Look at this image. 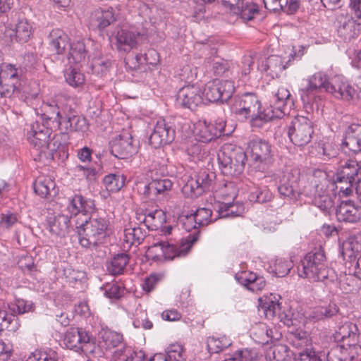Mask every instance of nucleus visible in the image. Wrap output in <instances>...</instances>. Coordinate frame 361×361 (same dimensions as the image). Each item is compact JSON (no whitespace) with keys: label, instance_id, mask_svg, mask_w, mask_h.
Here are the masks:
<instances>
[{"label":"nucleus","instance_id":"28","mask_svg":"<svg viewBox=\"0 0 361 361\" xmlns=\"http://www.w3.org/2000/svg\"><path fill=\"white\" fill-rule=\"evenodd\" d=\"M357 328L355 324L351 322H346L340 326L334 334L335 340L343 342L342 345H346L347 342L351 343L358 341Z\"/></svg>","mask_w":361,"mask_h":361},{"label":"nucleus","instance_id":"60","mask_svg":"<svg viewBox=\"0 0 361 361\" xmlns=\"http://www.w3.org/2000/svg\"><path fill=\"white\" fill-rule=\"evenodd\" d=\"M192 214L200 227L207 226L212 221V211L208 208H199Z\"/></svg>","mask_w":361,"mask_h":361},{"label":"nucleus","instance_id":"13","mask_svg":"<svg viewBox=\"0 0 361 361\" xmlns=\"http://www.w3.org/2000/svg\"><path fill=\"white\" fill-rule=\"evenodd\" d=\"M51 126L40 124L36 121L32 125L27 133V139L30 144L41 153H45V147L51 135Z\"/></svg>","mask_w":361,"mask_h":361},{"label":"nucleus","instance_id":"25","mask_svg":"<svg viewBox=\"0 0 361 361\" xmlns=\"http://www.w3.org/2000/svg\"><path fill=\"white\" fill-rule=\"evenodd\" d=\"M58 128L66 132L82 131L87 128L86 120L73 112H69L65 117L62 116L59 121Z\"/></svg>","mask_w":361,"mask_h":361},{"label":"nucleus","instance_id":"40","mask_svg":"<svg viewBox=\"0 0 361 361\" xmlns=\"http://www.w3.org/2000/svg\"><path fill=\"white\" fill-rule=\"evenodd\" d=\"M144 237L145 233L140 227L130 226L124 229L123 242L128 247H130L135 244H140ZM124 247H126L125 245Z\"/></svg>","mask_w":361,"mask_h":361},{"label":"nucleus","instance_id":"43","mask_svg":"<svg viewBox=\"0 0 361 361\" xmlns=\"http://www.w3.org/2000/svg\"><path fill=\"white\" fill-rule=\"evenodd\" d=\"M231 345V341L226 336L221 338L209 337L207 346L210 353H218Z\"/></svg>","mask_w":361,"mask_h":361},{"label":"nucleus","instance_id":"64","mask_svg":"<svg viewBox=\"0 0 361 361\" xmlns=\"http://www.w3.org/2000/svg\"><path fill=\"white\" fill-rule=\"evenodd\" d=\"M294 361H322V360L316 355L314 351L307 348L298 353Z\"/></svg>","mask_w":361,"mask_h":361},{"label":"nucleus","instance_id":"22","mask_svg":"<svg viewBox=\"0 0 361 361\" xmlns=\"http://www.w3.org/2000/svg\"><path fill=\"white\" fill-rule=\"evenodd\" d=\"M337 31L338 36L344 41L350 42L361 35V23H357L353 18H345L340 21Z\"/></svg>","mask_w":361,"mask_h":361},{"label":"nucleus","instance_id":"53","mask_svg":"<svg viewBox=\"0 0 361 361\" xmlns=\"http://www.w3.org/2000/svg\"><path fill=\"white\" fill-rule=\"evenodd\" d=\"M20 80H15L11 83L7 82H0V99L2 97H11L20 92Z\"/></svg>","mask_w":361,"mask_h":361},{"label":"nucleus","instance_id":"18","mask_svg":"<svg viewBox=\"0 0 361 361\" xmlns=\"http://www.w3.org/2000/svg\"><path fill=\"white\" fill-rule=\"evenodd\" d=\"M197 233L189 235L185 240L179 244H170L164 243L163 259H173L176 257L185 256L190 251L192 245L197 240Z\"/></svg>","mask_w":361,"mask_h":361},{"label":"nucleus","instance_id":"46","mask_svg":"<svg viewBox=\"0 0 361 361\" xmlns=\"http://www.w3.org/2000/svg\"><path fill=\"white\" fill-rule=\"evenodd\" d=\"M272 198V194L269 189H263L254 187L250 190L248 199L250 202L257 203H265L270 201Z\"/></svg>","mask_w":361,"mask_h":361},{"label":"nucleus","instance_id":"12","mask_svg":"<svg viewBox=\"0 0 361 361\" xmlns=\"http://www.w3.org/2000/svg\"><path fill=\"white\" fill-rule=\"evenodd\" d=\"M132 136L128 131H123L109 143L110 152L118 159H126L136 152L133 145Z\"/></svg>","mask_w":361,"mask_h":361},{"label":"nucleus","instance_id":"48","mask_svg":"<svg viewBox=\"0 0 361 361\" xmlns=\"http://www.w3.org/2000/svg\"><path fill=\"white\" fill-rule=\"evenodd\" d=\"M32 34V26L25 19L18 21L16 26V37L19 42H26Z\"/></svg>","mask_w":361,"mask_h":361},{"label":"nucleus","instance_id":"39","mask_svg":"<svg viewBox=\"0 0 361 361\" xmlns=\"http://www.w3.org/2000/svg\"><path fill=\"white\" fill-rule=\"evenodd\" d=\"M245 208L242 204L232 202H222L218 209L221 218L238 216L243 214Z\"/></svg>","mask_w":361,"mask_h":361},{"label":"nucleus","instance_id":"55","mask_svg":"<svg viewBox=\"0 0 361 361\" xmlns=\"http://www.w3.org/2000/svg\"><path fill=\"white\" fill-rule=\"evenodd\" d=\"M151 55H157V53L154 50H150L148 53L145 55L137 54L134 58L128 59L126 63V65L131 69H137L140 67V65L142 64L144 62L149 64H156V61H149L148 59V56Z\"/></svg>","mask_w":361,"mask_h":361},{"label":"nucleus","instance_id":"52","mask_svg":"<svg viewBox=\"0 0 361 361\" xmlns=\"http://www.w3.org/2000/svg\"><path fill=\"white\" fill-rule=\"evenodd\" d=\"M345 361H361V345L347 342L344 345Z\"/></svg>","mask_w":361,"mask_h":361},{"label":"nucleus","instance_id":"36","mask_svg":"<svg viewBox=\"0 0 361 361\" xmlns=\"http://www.w3.org/2000/svg\"><path fill=\"white\" fill-rule=\"evenodd\" d=\"M68 50V59L70 62L80 63L85 61L87 51L82 41L73 42L71 44Z\"/></svg>","mask_w":361,"mask_h":361},{"label":"nucleus","instance_id":"21","mask_svg":"<svg viewBox=\"0 0 361 361\" xmlns=\"http://www.w3.org/2000/svg\"><path fill=\"white\" fill-rule=\"evenodd\" d=\"M250 156L255 163L267 164L272 158V150L269 143L262 140H254L249 144Z\"/></svg>","mask_w":361,"mask_h":361},{"label":"nucleus","instance_id":"50","mask_svg":"<svg viewBox=\"0 0 361 361\" xmlns=\"http://www.w3.org/2000/svg\"><path fill=\"white\" fill-rule=\"evenodd\" d=\"M293 267L291 260L284 258L276 259L274 263L273 271L278 277L286 276Z\"/></svg>","mask_w":361,"mask_h":361},{"label":"nucleus","instance_id":"62","mask_svg":"<svg viewBox=\"0 0 361 361\" xmlns=\"http://www.w3.org/2000/svg\"><path fill=\"white\" fill-rule=\"evenodd\" d=\"M66 82L73 87H78L84 83L85 77L82 73L73 68L66 74Z\"/></svg>","mask_w":361,"mask_h":361},{"label":"nucleus","instance_id":"23","mask_svg":"<svg viewBox=\"0 0 361 361\" xmlns=\"http://www.w3.org/2000/svg\"><path fill=\"white\" fill-rule=\"evenodd\" d=\"M116 20L114 11L112 8L97 9L92 13L90 16L91 25L99 30H103Z\"/></svg>","mask_w":361,"mask_h":361},{"label":"nucleus","instance_id":"44","mask_svg":"<svg viewBox=\"0 0 361 361\" xmlns=\"http://www.w3.org/2000/svg\"><path fill=\"white\" fill-rule=\"evenodd\" d=\"M128 256L126 254L117 255L112 259L111 264L108 267L109 271L112 275L121 274L128 264Z\"/></svg>","mask_w":361,"mask_h":361},{"label":"nucleus","instance_id":"57","mask_svg":"<svg viewBox=\"0 0 361 361\" xmlns=\"http://www.w3.org/2000/svg\"><path fill=\"white\" fill-rule=\"evenodd\" d=\"M18 71L11 64L0 63V82H7L8 79L19 80Z\"/></svg>","mask_w":361,"mask_h":361},{"label":"nucleus","instance_id":"14","mask_svg":"<svg viewBox=\"0 0 361 361\" xmlns=\"http://www.w3.org/2000/svg\"><path fill=\"white\" fill-rule=\"evenodd\" d=\"M330 85L326 74L317 72L308 80V86L301 90L300 97L304 103L310 104L314 100V92L324 89L327 92V87Z\"/></svg>","mask_w":361,"mask_h":361},{"label":"nucleus","instance_id":"38","mask_svg":"<svg viewBox=\"0 0 361 361\" xmlns=\"http://www.w3.org/2000/svg\"><path fill=\"white\" fill-rule=\"evenodd\" d=\"M67 133H61L55 134L49 141L45 147V153L54 155L58 151H64L66 145Z\"/></svg>","mask_w":361,"mask_h":361},{"label":"nucleus","instance_id":"49","mask_svg":"<svg viewBox=\"0 0 361 361\" xmlns=\"http://www.w3.org/2000/svg\"><path fill=\"white\" fill-rule=\"evenodd\" d=\"M279 307V304L272 300H264L259 299V311L262 312L264 317L268 319H271L275 317L276 310Z\"/></svg>","mask_w":361,"mask_h":361},{"label":"nucleus","instance_id":"34","mask_svg":"<svg viewBox=\"0 0 361 361\" xmlns=\"http://www.w3.org/2000/svg\"><path fill=\"white\" fill-rule=\"evenodd\" d=\"M41 111L42 114L41 118L45 121L46 125L50 126V122L56 123L59 126V121L61 120L62 116L59 111V106L54 101L44 103L42 106Z\"/></svg>","mask_w":361,"mask_h":361},{"label":"nucleus","instance_id":"58","mask_svg":"<svg viewBox=\"0 0 361 361\" xmlns=\"http://www.w3.org/2000/svg\"><path fill=\"white\" fill-rule=\"evenodd\" d=\"M168 361H185L184 350L181 345L173 344L168 348L166 355Z\"/></svg>","mask_w":361,"mask_h":361},{"label":"nucleus","instance_id":"31","mask_svg":"<svg viewBox=\"0 0 361 361\" xmlns=\"http://www.w3.org/2000/svg\"><path fill=\"white\" fill-rule=\"evenodd\" d=\"M94 202L91 200H86L81 195H75L71 201L68 210L75 216L85 215L90 212L94 207Z\"/></svg>","mask_w":361,"mask_h":361},{"label":"nucleus","instance_id":"9","mask_svg":"<svg viewBox=\"0 0 361 361\" xmlns=\"http://www.w3.org/2000/svg\"><path fill=\"white\" fill-rule=\"evenodd\" d=\"M226 123L224 121H216L214 124L200 121L194 126L193 133L195 139L202 142H209L221 137L228 135L225 132Z\"/></svg>","mask_w":361,"mask_h":361},{"label":"nucleus","instance_id":"42","mask_svg":"<svg viewBox=\"0 0 361 361\" xmlns=\"http://www.w3.org/2000/svg\"><path fill=\"white\" fill-rule=\"evenodd\" d=\"M125 177L119 174L106 175L103 180V183L109 192H114L120 190L125 185Z\"/></svg>","mask_w":361,"mask_h":361},{"label":"nucleus","instance_id":"56","mask_svg":"<svg viewBox=\"0 0 361 361\" xmlns=\"http://www.w3.org/2000/svg\"><path fill=\"white\" fill-rule=\"evenodd\" d=\"M11 311L17 314H24L34 310V304L31 301L23 299H16L15 302L9 306Z\"/></svg>","mask_w":361,"mask_h":361},{"label":"nucleus","instance_id":"11","mask_svg":"<svg viewBox=\"0 0 361 361\" xmlns=\"http://www.w3.org/2000/svg\"><path fill=\"white\" fill-rule=\"evenodd\" d=\"M341 147L350 156L361 157V124L353 123L348 126Z\"/></svg>","mask_w":361,"mask_h":361},{"label":"nucleus","instance_id":"20","mask_svg":"<svg viewBox=\"0 0 361 361\" xmlns=\"http://www.w3.org/2000/svg\"><path fill=\"white\" fill-rule=\"evenodd\" d=\"M299 180L300 173L297 170L291 171L288 173L283 176L281 184L278 187L279 193L284 197L295 199L296 195L300 192L298 188ZM302 189H304V188ZM301 193L305 195L303 192V190H302ZM306 196L307 195H306Z\"/></svg>","mask_w":361,"mask_h":361},{"label":"nucleus","instance_id":"59","mask_svg":"<svg viewBox=\"0 0 361 361\" xmlns=\"http://www.w3.org/2000/svg\"><path fill=\"white\" fill-rule=\"evenodd\" d=\"M164 242H159L149 246L146 252V255L148 259L153 261H159L163 259L164 257Z\"/></svg>","mask_w":361,"mask_h":361},{"label":"nucleus","instance_id":"45","mask_svg":"<svg viewBox=\"0 0 361 361\" xmlns=\"http://www.w3.org/2000/svg\"><path fill=\"white\" fill-rule=\"evenodd\" d=\"M239 9L238 12H233V13L240 15V18L244 21H249L253 19L254 16L258 13L257 6L252 2L241 1L240 5L238 6Z\"/></svg>","mask_w":361,"mask_h":361},{"label":"nucleus","instance_id":"30","mask_svg":"<svg viewBox=\"0 0 361 361\" xmlns=\"http://www.w3.org/2000/svg\"><path fill=\"white\" fill-rule=\"evenodd\" d=\"M342 255L343 257L358 259L361 256V234L350 235L343 243Z\"/></svg>","mask_w":361,"mask_h":361},{"label":"nucleus","instance_id":"61","mask_svg":"<svg viewBox=\"0 0 361 361\" xmlns=\"http://www.w3.org/2000/svg\"><path fill=\"white\" fill-rule=\"evenodd\" d=\"M27 361H57V355L54 351L47 353L35 350L28 357Z\"/></svg>","mask_w":361,"mask_h":361},{"label":"nucleus","instance_id":"16","mask_svg":"<svg viewBox=\"0 0 361 361\" xmlns=\"http://www.w3.org/2000/svg\"><path fill=\"white\" fill-rule=\"evenodd\" d=\"M177 102L180 106L192 109L202 103L201 89L195 85H187L179 90Z\"/></svg>","mask_w":361,"mask_h":361},{"label":"nucleus","instance_id":"37","mask_svg":"<svg viewBox=\"0 0 361 361\" xmlns=\"http://www.w3.org/2000/svg\"><path fill=\"white\" fill-rule=\"evenodd\" d=\"M284 69L285 66L279 56H269L263 65V70L272 78H278Z\"/></svg>","mask_w":361,"mask_h":361},{"label":"nucleus","instance_id":"54","mask_svg":"<svg viewBox=\"0 0 361 361\" xmlns=\"http://www.w3.org/2000/svg\"><path fill=\"white\" fill-rule=\"evenodd\" d=\"M84 336L85 337L79 348V352H82L86 355H96L97 350H99V348L96 345L94 338L92 336H90L87 332Z\"/></svg>","mask_w":361,"mask_h":361},{"label":"nucleus","instance_id":"5","mask_svg":"<svg viewBox=\"0 0 361 361\" xmlns=\"http://www.w3.org/2000/svg\"><path fill=\"white\" fill-rule=\"evenodd\" d=\"M314 133L312 123L305 116H296L289 126L288 135L292 142L298 146L308 144Z\"/></svg>","mask_w":361,"mask_h":361},{"label":"nucleus","instance_id":"27","mask_svg":"<svg viewBox=\"0 0 361 361\" xmlns=\"http://www.w3.org/2000/svg\"><path fill=\"white\" fill-rule=\"evenodd\" d=\"M49 45L57 54H62L65 52L71 43L69 42L68 35L60 29H54L49 35Z\"/></svg>","mask_w":361,"mask_h":361},{"label":"nucleus","instance_id":"15","mask_svg":"<svg viewBox=\"0 0 361 361\" xmlns=\"http://www.w3.org/2000/svg\"><path fill=\"white\" fill-rule=\"evenodd\" d=\"M175 130L164 120H159L151 134L149 142L154 148L168 145L174 140Z\"/></svg>","mask_w":361,"mask_h":361},{"label":"nucleus","instance_id":"7","mask_svg":"<svg viewBox=\"0 0 361 361\" xmlns=\"http://www.w3.org/2000/svg\"><path fill=\"white\" fill-rule=\"evenodd\" d=\"M215 174L206 170L200 171L195 177H190L182 188L188 197H197L210 190L214 184Z\"/></svg>","mask_w":361,"mask_h":361},{"label":"nucleus","instance_id":"2","mask_svg":"<svg viewBox=\"0 0 361 361\" xmlns=\"http://www.w3.org/2000/svg\"><path fill=\"white\" fill-rule=\"evenodd\" d=\"M109 222L105 218H90L77 226L79 243L83 247L93 250L104 243Z\"/></svg>","mask_w":361,"mask_h":361},{"label":"nucleus","instance_id":"10","mask_svg":"<svg viewBox=\"0 0 361 361\" xmlns=\"http://www.w3.org/2000/svg\"><path fill=\"white\" fill-rule=\"evenodd\" d=\"M235 113L243 116L244 118L251 116L255 120L264 121L262 115L264 113L260 111V103L257 96L254 94L247 93L240 97L235 102Z\"/></svg>","mask_w":361,"mask_h":361},{"label":"nucleus","instance_id":"41","mask_svg":"<svg viewBox=\"0 0 361 361\" xmlns=\"http://www.w3.org/2000/svg\"><path fill=\"white\" fill-rule=\"evenodd\" d=\"M143 222L147 227H151L152 229H157L166 222L165 213L159 209L149 212L144 217Z\"/></svg>","mask_w":361,"mask_h":361},{"label":"nucleus","instance_id":"32","mask_svg":"<svg viewBox=\"0 0 361 361\" xmlns=\"http://www.w3.org/2000/svg\"><path fill=\"white\" fill-rule=\"evenodd\" d=\"M339 312V307L334 302H330L328 305L321 306L312 310L308 316V318L314 322H319L330 319L334 316L338 314Z\"/></svg>","mask_w":361,"mask_h":361},{"label":"nucleus","instance_id":"63","mask_svg":"<svg viewBox=\"0 0 361 361\" xmlns=\"http://www.w3.org/2000/svg\"><path fill=\"white\" fill-rule=\"evenodd\" d=\"M328 361H345L344 345H336L327 354Z\"/></svg>","mask_w":361,"mask_h":361},{"label":"nucleus","instance_id":"26","mask_svg":"<svg viewBox=\"0 0 361 361\" xmlns=\"http://www.w3.org/2000/svg\"><path fill=\"white\" fill-rule=\"evenodd\" d=\"M71 219L67 215L58 214L47 219V227L52 234L64 237L68 232Z\"/></svg>","mask_w":361,"mask_h":361},{"label":"nucleus","instance_id":"6","mask_svg":"<svg viewBox=\"0 0 361 361\" xmlns=\"http://www.w3.org/2000/svg\"><path fill=\"white\" fill-rule=\"evenodd\" d=\"M290 102V93L289 90L281 87L270 97V106L264 109V113L262 115L265 122L274 118H279L286 114L285 106Z\"/></svg>","mask_w":361,"mask_h":361},{"label":"nucleus","instance_id":"47","mask_svg":"<svg viewBox=\"0 0 361 361\" xmlns=\"http://www.w3.org/2000/svg\"><path fill=\"white\" fill-rule=\"evenodd\" d=\"M55 184L50 178H39L34 183L35 193L42 197H46L54 190Z\"/></svg>","mask_w":361,"mask_h":361},{"label":"nucleus","instance_id":"19","mask_svg":"<svg viewBox=\"0 0 361 361\" xmlns=\"http://www.w3.org/2000/svg\"><path fill=\"white\" fill-rule=\"evenodd\" d=\"M336 215L339 221L356 223L361 220V207L353 201H342L337 207Z\"/></svg>","mask_w":361,"mask_h":361},{"label":"nucleus","instance_id":"8","mask_svg":"<svg viewBox=\"0 0 361 361\" xmlns=\"http://www.w3.org/2000/svg\"><path fill=\"white\" fill-rule=\"evenodd\" d=\"M234 90L232 81L215 80L206 85L204 94L211 102H224L232 97Z\"/></svg>","mask_w":361,"mask_h":361},{"label":"nucleus","instance_id":"33","mask_svg":"<svg viewBox=\"0 0 361 361\" xmlns=\"http://www.w3.org/2000/svg\"><path fill=\"white\" fill-rule=\"evenodd\" d=\"M87 332L82 329L71 328L65 334L63 342L65 345L75 352H79V348Z\"/></svg>","mask_w":361,"mask_h":361},{"label":"nucleus","instance_id":"4","mask_svg":"<svg viewBox=\"0 0 361 361\" xmlns=\"http://www.w3.org/2000/svg\"><path fill=\"white\" fill-rule=\"evenodd\" d=\"M246 154L240 148H234L231 145H225L218 153V161L224 174L234 176L241 173L244 169Z\"/></svg>","mask_w":361,"mask_h":361},{"label":"nucleus","instance_id":"3","mask_svg":"<svg viewBox=\"0 0 361 361\" xmlns=\"http://www.w3.org/2000/svg\"><path fill=\"white\" fill-rule=\"evenodd\" d=\"M329 269L324 250L319 247L309 252L300 262L298 267L300 277L312 281H324L329 279Z\"/></svg>","mask_w":361,"mask_h":361},{"label":"nucleus","instance_id":"51","mask_svg":"<svg viewBox=\"0 0 361 361\" xmlns=\"http://www.w3.org/2000/svg\"><path fill=\"white\" fill-rule=\"evenodd\" d=\"M102 338L106 348L109 349L117 347L123 340L121 334L111 330L104 331Z\"/></svg>","mask_w":361,"mask_h":361},{"label":"nucleus","instance_id":"35","mask_svg":"<svg viewBox=\"0 0 361 361\" xmlns=\"http://www.w3.org/2000/svg\"><path fill=\"white\" fill-rule=\"evenodd\" d=\"M267 361H288L289 348L283 344H276L269 347L265 354Z\"/></svg>","mask_w":361,"mask_h":361},{"label":"nucleus","instance_id":"24","mask_svg":"<svg viewBox=\"0 0 361 361\" xmlns=\"http://www.w3.org/2000/svg\"><path fill=\"white\" fill-rule=\"evenodd\" d=\"M139 33H135L127 29L118 30L116 35V47L118 51H129L137 45V37Z\"/></svg>","mask_w":361,"mask_h":361},{"label":"nucleus","instance_id":"17","mask_svg":"<svg viewBox=\"0 0 361 361\" xmlns=\"http://www.w3.org/2000/svg\"><path fill=\"white\" fill-rule=\"evenodd\" d=\"M327 92L336 98L350 101L353 98L355 90L342 75H336L330 79Z\"/></svg>","mask_w":361,"mask_h":361},{"label":"nucleus","instance_id":"29","mask_svg":"<svg viewBox=\"0 0 361 361\" xmlns=\"http://www.w3.org/2000/svg\"><path fill=\"white\" fill-rule=\"evenodd\" d=\"M251 335L255 342L259 344H267L273 340H279L281 338V334L273 329H268L264 324H260L254 327L252 330Z\"/></svg>","mask_w":361,"mask_h":361},{"label":"nucleus","instance_id":"1","mask_svg":"<svg viewBox=\"0 0 361 361\" xmlns=\"http://www.w3.org/2000/svg\"><path fill=\"white\" fill-rule=\"evenodd\" d=\"M361 173V159L359 158L348 159L336 173L334 182L328 178L326 172L316 170L308 178L304 185L303 192L313 197V203L325 213H329L334 206L331 194L334 185L339 189L340 192L348 196L353 192L354 183H357V178Z\"/></svg>","mask_w":361,"mask_h":361}]
</instances>
